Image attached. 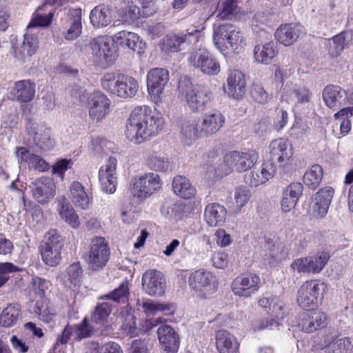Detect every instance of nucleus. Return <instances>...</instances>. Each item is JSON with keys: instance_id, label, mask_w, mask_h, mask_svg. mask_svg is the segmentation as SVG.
I'll list each match as a JSON object with an SVG mask.
<instances>
[{"instance_id": "nucleus-1", "label": "nucleus", "mask_w": 353, "mask_h": 353, "mask_svg": "<svg viewBox=\"0 0 353 353\" xmlns=\"http://www.w3.org/2000/svg\"><path fill=\"white\" fill-rule=\"evenodd\" d=\"M163 124V117L149 107H136L126 122V137L135 144L142 143L161 131Z\"/></svg>"}, {"instance_id": "nucleus-2", "label": "nucleus", "mask_w": 353, "mask_h": 353, "mask_svg": "<svg viewBox=\"0 0 353 353\" xmlns=\"http://www.w3.org/2000/svg\"><path fill=\"white\" fill-rule=\"evenodd\" d=\"M213 41L225 57L241 53L246 46L245 39L239 28L227 23L214 29Z\"/></svg>"}, {"instance_id": "nucleus-3", "label": "nucleus", "mask_w": 353, "mask_h": 353, "mask_svg": "<svg viewBox=\"0 0 353 353\" xmlns=\"http://www.w3.org/2000/svg\"><path fill=\"white\" fill-rule=\"evenodd\" d=\"M178 91L192 112H201L211 105L212 94L210 89L203 85L193 84L187 76L180 78Z\"/></svg>"}, {"instance_id": "nucleus-4", "label": "nucleus", "mask_w": 353, "mask_h": 353, "mask_svg": "<svg viewBox=\"0 0 353 353\" xmlns=\"http://www.w3.org/2000/svg\"><path fill=\"white\" fill-rule=\"evenodd\" d=\"M259 159V154L254 150L243 152L232 151L226 154L222 163L218 167L219 174L228 175L233 171L245 172L253 167Z\"/></svg>"}, {"instance_id": "nucleus-5", "label": "nucleus", "mask_w": 353, "mask_h": 353, "mask_svg": "<svg viewBox=\"0 0 353 353\" xmlns=\"http://www.w3.org/2000/svg\"><path fill=\"white\" fill-rule=\"evenodd\" d=\"M110 250L108 243L104 237L95 236L90 243L89 249L83 253V257L91 270L102 269L109 261Z\"/></svg>"}, {"instance_id": "nucleus-6", "label": "nucleus", "mask_w": 353, "mask_h": 353, "mask_svg": "<svg viewBox=\"0 0 353 353\" xmlns=\"http://www.w3.org/2000/svg\"><path fill=\"white\" fill-rule=\"evenodd\" d=\"M112 39L107 36L97 37L90 43V48L94 62L103 68L110 66L115 60V48Z\"/></svg>"}, {"instance_id": "nucleus-7", "label": "nucleus", "mask_w": 353, "mask_h": 353, "mask_svg": "<svg viewBox=\"0 0 353 353\" xmlns=\"http://www.w3.org/2000/svg\"><path fill=\"white\" fill-rule=\"evenodd\" d=\"M326 285L318 281H308L299 288L296 301L303 309H314L317 307L323 298Z\"/></svg>"}, {"instance_id": "nucleus-8", "label": "nucleus", "mask_w": 353, "mask_h": 353, "mask_svg": "<svg viewBox=\"0 0 353 353\" xmlns=\"http://www.w3.org/2000/svg\"><path fill=\"white\" fill-rule=\"evenodd\" d=\"M26 130L32 143L40 150H50L54 146V141L50 137V131L42 123L28 118L26 120Z\"/></svg>"}, {"instance_id": "nucleus-9", "label": "nucleus", "mask_w": 353, "mask_h": 353, "mask_svg": "<svg viewBox=\"0 0 353 353\" xmlns=\"http://www.w3.org/2000/svg\"><path fill=\"white\" fill-rule=\"evenodd\" d=\"M188 61L205 74L215 76L220 72L219 61L205 48H199L192 52Z\"/></svg>"}, {"instance_id": "nucleus-10", "label": "nucleus", "mask_w": 353, "mask_h": 353, "mask_svg": "<svg viewBox=\"0 0 353 353\" xmlns=\"http://www.w3.org/2000/svg\"><path fill=\"white\" fill-rule=\"evenodd\" d=\"M261 285L259 275L246 272L236 276L232 283V290L236 296L249 298L256 294Z\"/></svg>"}, {"instance_id": "nucleus-11", "label": "nucleus", "mask_w": 353, "mask_h": 353, "mask_svg": "<svg viewBox=\"0 0 353 353\" xmlns=\"http://www.w3.org/2000/svg\"><path fill=\"white\" fill-rule=\"evenodd\" d=\"M169 81V72L164 68H153L147 74V87L152 100L155 103L162 101L163 91Z\"/></svg>"}, {"instance_id": "nucleus-12", "label": "nucleus", "mask_w": 353, "mask_h": 353, "mask_svg": "<svg viewBox=\"0 0 353 353\" xmlns=\"http://www.w3.org/2000/svg\"><path fill=\"white\" fill-rule=\"evenodd\" d=\"M63 246L61 237L55 231L50 232L48 239L41 246V254L43 262L51 267L57 265L61 259Z\"/></svg>"}, {"instance_id": "nucleus-13", "label": "nucleus", "mask_w": 353, "mask_h": 353, "mask_svg": "<svg viewBox=\"0 0 353 353\" xmlns=\"http://www.w3.org/2000/svg\"><path fill=\"white\" fill-rule=\"evenodd\" d=\"M188 282L191 288L204 297L212 294L217 289L216 277L211 272L203 270L192 272Z\"/></svg>"}, {"instance_id": "nucleus-14", "label": "nucleus", "mask_w": 353, "mask_h": 353, "mask_svg": "<svg viewBox=\"0 0 353 353\" xmlns=\"http://www.w3.org/2000/svg\"><path fill=\"white\" fill-rule=\"evenodd\" d=\"M161 187L159 176L155 173H149L134 179L132 193L134 196L145 199L150 196Z\"/></svg>"}, {"instance_id": "nucleus-15", "label": "nucleus", "mask_w": 353, "mask_h": 353, "mask_svg": "<svg viewBox=\"0 0 353 353\" xmlns=\"http://www.w3.org/2000/svg\"><path fill=\"white\" fill-rule=\"evenodd\" d=\"M268 148L271 161L283 168L289 163L293 155V148L288 139L280 138L273 140Z\"/></svg>"}, {"instance_id": "nucleus-16", "label": "nucleus", "mask_w": 353, "mask_h": 353, "mask_svg": "<svg viewBox=\"0 0 353 353\" xmlns=\"http://www.w3.org/2000/svg\"><path fill=\"white\" fill-rule=\"evenodd\" d=\"M32 195L39 203L48 204L56 194V185L50 178L39 179L30 185Z\"/></svg>"}, {"instance_id": "nucleus-17", "label": "nucleus", "mask_w": 353, "mask_h": 353, "mask_svg": "<svg viewBox=\"0 0 353 353\" xmlns=\"http://www.w3.org/2000/svg\"><path fill=\"white\" fill-rule=\"evenodd\" d=\"M62 35L68 41L76 39L81 34V9H70L62 19Z\"/></svg>"}, {"instance_id": "nucleus-18", "label": "nucleus", "mask_w": 353, "mask_h": 353, "mask_svg": "<svg viewBox=\"0 0 353 353\" xmlns=\"http://www.w3.org/2000/svg\"><path fill=\"white\" fill-rule=\"evenodd\" d=\"M110 105V99L102 92L91 94L88 102L89 117L97 122L102 121L109 113Z\"/></svg>"}, {"instance_id": "nucleus-19", "label": "nucleus", "mask_w": 353, "mask_h": 353, "mask_svg": "<svg viewBox=\"0 0 353 353\" xmlns=\"http://www.w3.org/2000/svg\"><path fill=\"white\" fill-rule=\"evenodd\" d=\"M142 285L150 296H161L165 289V281L162 272L157 270H148L142 276Z\"/></svg>"}, {"instance_id": "nucleus-20", "label": "nucleus", "mask_w": 353, "mask_h": 353, "mask_svg": "<svg viewBox=\"0 0 353 353\" xmlns=\"http://www.w3.org/2000/svg\"><path fill=\"white\" fill-rule=\"evenodd\" d=\"M196 37L192 32L170 33L167 34L162 41V50L176 52L189 46Z\"/></svg>"}, {"instance_id": "nucleus-21", "label": "nucleus", "mask_w": 353, "mask_h": 353, "mask_svg": "<svg viewBox=\"0 0 353 353\" xmlns=\"http://www.w3.org/2000/svg\"><path fill=\"white\" fill-rule=\"evenodd\" d=\"M225 117L217 110H212L202 115L199 120L200 132L204 138L209 137L218 132L225 123Z\"/></svg>"}, {"instance_id": "nucleus-22", "label": "nucleus", "mask_w": 353, "mask_h": 353, "mask_svg": "<svg viewBox=\"0 0 353 353\" xmlns=\"http://www.w3.org/2000/svg\"><path fill=\"white\" fill-rule=\"evenodd\" d=\"M117 161L114 157H110L106 164L99 172V179L103 192L112 194L116 190L117 177L116 175Z\"/></svg>"}, {"instance_id": "nucleus-23", "label": "nucleus", "mask_w": 353, "mask_h": 353, "mask_svg": "<svg viewBox=\"0 0 353 353\" xmlns=\"http://www.w3.org/2000/svg\"><path fill=\"white\" fill-rule=\"evenodd\" d=\"M305 34L304 28L300 24L285 23L281 25L275 32L278 41L285 46H289L296 42Z\"/></svg>"}, {"instance_id": "nucleus-24", "label": "nucleus", "mask_w": 353, "mask_h": 353, "mask_svg": "<svg viewBox=\"0 0 353 353\" xmlns=\"http://www.w3.org/2000/svg\"><path fill=\"white\" fill-rule=\"evenodd\" d=\"M327 324L326 314L322 312L312 310L303 313L299 322L301 330L306 333H312L320 330Z\"/></svg>"}, {"instance_id": "nucleus-25", "label": "nucleus", "mask_w": 353, "mask_h": 353, "mask_svg": "<svg viewBox=\"0 0 353 353\" xmlns=\"http://www.w3.org/2000/svg\"><path fill=\"white\" fill-rule=\"evenodd\" d=\"M157 335L166 353H177L180 338L174 328L168 325H161L157 330Z\"/></svg>"}, {"instance_id": "nucleus-26", "label": "nucleus", "mask_w": 353, "mask_h": 353, "mask_svg": "<svg viewBox=\"0 0 353 353\" xmlns=\"http://www.w3.org/2000/svg\"><path fill=\"white\" fill-rule=\"evenodd\" d=\"M114 17L115 12L110 4H99L95 6L90 13V23L95 28L108 26Z\"/></svg>"}, {"instance_id": "nucleus-27", "label": "nucleus", "mask_w": 353, "mask_h": 353, "mask_svg": "<svg viewBox=\"0 0 353 353\" xmlns=\"http://www.w3.org/2000/svg\"><path fill=\"white\" fill-rule=\"evenodd\" d=\"M74 329V340L81 341L83 339L92 336H108L111 332V327L105 326L101 330L94 323L86 317L79 324L73 325Z\"/></svg>"}, {"instance_id": "nucleus-28", "label": "nucleus", "mask_w": 353, "mask_h": 353, "mask_svg": "<svg viewBox=\"0 0 353 353\" xmlns=\"http://www.w3.org/2000/svg\"><path fill=\"white\" fill-rule=\"evenodd\" d=\"M323 99L325 105L333 110H339L345 104L346 92L336 85H328L323 90Z\"/></svg>"}, {"instance_id": "nucleus-29", "label": "nucleus", "mask_w": 353, "mask_h": 353, "mask_svg": "<svg viewBox=\"0 0 353 353\" xmlns=\"http://www.w3.org/2000/svg\"><path fill=\"white\" fill-rule=\"evenodd\" d=\"M283 95L295 103H306L310 101L312 92L301 83L287 81L283 86Z\"/></svg>"}, {"instance_id": "nucleus-30", "label": "nucleus", "mask_w": 353, "mask_h": 353, "mask_svg": "<svg viewBox=\"0 0 353 353\" xmlns=\"http://www.w3.org/2000/svg\"><path fill=\"white\" fill-rule=\"evenodd\" d=\"M303 190V185L298 182L292 183L283 190L281 206L283 212H290L295 208Z\"/></svg>"}, {"instance_id": "nucleus-31", "label": "nucleus", "mask_w": 353, "mask_h": 353, "mask_svg": "<svg viewBox=\"0 0 353 353\" xmlns=\"http://www.w3.org/2000/svg\"><path fill=\"white\" fill-rule=\"evenodd\" d=\"M16 156L20 165L27 164L28 168L39 172L49 169V164L40 156L30 153L25 147L16 148Z\"/></svg>"}, {"instance_id": "nucleus-32", "label": "nucleus", "mask_w": 353, "mask_h": 353, "mask_svg": "<svg viewBox=\"0 0 353 353\" xmlns=\"http://www.w3.org/2000/svg\"><path fill=\"white\" fill-rule=\"evenodd\" d=\"M334 193V190L331 186H325L316 192L312 205V210L315 216L320 218L325 216L332 202Z\"/></svg>"}, {"instance_id": "nucleus-33", "label": "nucleus", "mask_w": 353, "mask_h": 353, "mask_svg": "<svg viewBox=\"0 0 353 353\" xmlns=\"http://www.w3.org/2000/svg\"><path fill=\"white\" fill-rule=\"evenodd\" d=\"M261 307L267 310V312L278 320L283 319L287 313V307L282 300L276 296L268 295L259 301Z\"/></svg>"}, {"instance_id": "nucleus-34", "label": "nucleus", "mask_w": 353, "mask_h": 353, "mask_svg": "<svg viewBox=\"0 0 353 353\" xmlns=\"http://www.w3.org/2000/svg\"><path fill=\"white\" fill-rule=\"evenodd\" d=\"M228 94L234 99H240L245 93V75L238 70L230 71L227 79Z\"/></svg>"}, {"instance_id": "nucleus-35", "label": "nucleus", "mask_w": 353, "mask_h": 353, "mask_svg": "<svg viewBox=\"0 0 353 353\" xmlns=\"http://www.w3.org/2000/svg\"><path fill=\"white\" fill-rule=\"evenodd\" d=\"M32 30L28 31L27 28V32L24 34L23 43L20 47L14 50V56L18 59L25 61L27 58L32 56L38 49V37L36 33L32 32Z\"/></svg>"}, {"instance_id": "nucleus-36", "label": "nucleus", "mask_w": 353, "mask_h": 353, "mask_svg": "<svg viewBox=\"0 0 353 353\" xmlns=\"http://www.w3.org/2000/svg\"><path fill=\"white\" fill-rule=\"evenodd\" d=\"M227 217L225 208L219 203H212L206 205L204 219L210 227H219L223 225Z\"/></svg>"}, {"instance_id": "nucleus-37", "label": "nucleus", "mask_w": 353, "mask_h": 353, "mask_svg": "<svg viewBox=\"0 0 353 353\" xmlns=\"http://www.w3.org/2000/svg\"><path fill=\"white\" fill-rule=\"evenodd\" d=\"M36 85L30 80H21L14 83L11 92L14 98L21 103H28L34 98Z\"/></svg>"}, {"instance_id": "nucleus-38", "label": "nucleus", "mask_w": 353, "mask_h": 353, "mask_svg": "<svg viewBox=\"0 0 353 353\" xmlns=\"http://www.w3.org/2000/svg\"><path fill=\"white\" fill-rule=\"evenodd\" d=\"M216 347L219 353H236L239 343L234 335L225 330L216 332Z\"/></svg>"}, {"instance_id": "nucleus-39", "label": "nucleus", "mask_w": 353, "mask_h": 353, "mask_svg": "<svg viewBox=\"0 0 353 353\" xmlns=\"http://www.w3.org/2000/svg\"><path fill=\"white\" fill-rule=\"evenodd\" d=\"M147 165L150 169L161 172L172 170V164L167 155L158 150V145H153L152 153L147 159Z\"/></svg>"}, {"instance_id": "nucleus-40", "label": "nucleus", "mask_w": 353, "mask_h": 353, "mask_svg": "<svg viewBox=\"0 0 353 353\" xmlns=\"http://www.w3.org/2000/svg\"><path fill=\"white\" fill-rule=\"evenodd\" d=\"M57 210L61 219L71 227L77 228L79 226V216L65 197L63 196L58 200Z\"/></svg>"}, {"instance_id": "nucleus-41", "label": "nucleus", "mask_w": 353, "mask_h": 353, "mask_svg": "<svg viewBox=\"0 0 353 353\" xmlns=\"http://www.w3.org/2000/svg\"><path fill=\"white\" fill-rule=\"evenodd\" d=\"M172 189L175 194L184 199H190L196 194V189L190 180L183 176L178 175L172 180Z\"/></svg>"}, {"instance_id": "nucleus-42", "label": "nucleus", "mask_w": 353, "mask_h": 353, "mask_svg": "<svg viewBox=\"0 0 353 353\" xmlns=\"http://www.w3.org/2000/svg\"><path fill=\"white\" fill-rule=\"evenodd\" d=\"M276 54V48L273 42L256 45L254 49V59L262 64H270Z\"/></svg>"}, {"instance_id": "nucleus-43", "label": "nucleus", "mask_w": 353, "mask_h": 353, "mask_svg": "<svg viewBox=\"0 0 353 353\" xmlns=\"http://www.w3.org/2000/svg\"><path fill=\"white\" fill-rule=\"evenodd\" d=\"M70 198L76 207L87 209L90 199L83 185L79 181H73L70 186Z\"/></svg>"}, {"instance_id": "nucleus-44", "label": "nucleus", "mask_w": 353, "mask_h": 353, "mask_svg": "<svg viewBox=\"0 0 353 353\" xmlns=\"http://www.w3.org/2000/svg\"><path fill=\"white\" fill-rule=\"evenodd\" d=\"M114 41L120 45L125 46L133 51L137 50L139 53L142 49V41L138 34L134 32L125 30L120 31L114 34Z\"/></svg>"}, {"instance_id": "nucleus-45", "label": "nucleus", "mask_w": 353, "mask_h": 353, "mask_svg": "<svg viewBox=\"0 0 353 353\" xmlns=\"http://www.w3.org/2000/svg\"><path fill=\"white\" fill-rule=\"evenodd\" d=\"M181 133L182 139L188 144L192 143L198 139L204 138L203 133L200 132L201 126L199 121H188L181 125Z\"/></svg>"}, {"instance_id": "nucleus-46", "label": "nucleus", "mask_w": 353, "mask_h": 353, "mask_svg": "<svg viewBox=\"0 0 353 353\" xmlns=\"http://www.w3.org/2000/svg\"><path fill=\"white\" fill-rule=\"evenodd\" d=\"M138 88L139 83L135 79L121 74L119 97L123 99L131 98L137 94Z\"/></svg>"}, {"instance_id": "nucleus-47", "label": "nucleus", "mask_w": 353, "mask_h": 353, "mask_svg": "<svg viewBox=\"0 0 353 353\" xmlns=\"http://www.w3.org/2000/svg\"><path fill=\"white\" fill-rule=\"evenodd\" d=\"M46 7V5L39 6L33 17L28 26V31L37 28L38 27L48 26L53 19L54 11L50 10L48 14H43L41 11Z\"/></svg>"}, {"instance_id": "nucleus-48", "label": "nucleus", "mask_w": 353, "mask_h": 353, "mask_svg": "<svg viewBox=\"0 0 353 353\" xmlns=\"http://www.w3.org/2000/svg\"><path fill=\"white\" fill-rule=\"evenodd\" d=\"M121 76V74L116 72H107L104 74L101 79V87L109 94L119 97Z\"/></svg>"}, {"instance_id": "nucleus-49", "label": "nucleus", "mask_w": 353, "mask_h": 353, "mask_svg": "<svg viewBox=\"0 0 353 353\" xmlns=\"http://www.w3.org/2000/svg\"><path fill=\"white\" fill-rule=\"evenodd\" d=\"M112 312V305L108 302L98 303L91 316V321L101 330L104 329L105 322Z\"/></svg>"}, {"instance_id": "nucleus-50", "label": "nucleus", "mask_w": 353, "mask_h": 353, "mask_svg": "<svg viewBox=\"0 0 353 353\" xmlns=\"http://www.w3.org/2000/svg\"><path fill=\"white\" fill-rule=\"evenodd\" d=\"M323 175V170L322 167L318 164H314L305 172L303 181L309 188L314 190L321 183Z\"/></svg>"}, {"instance_id": "nucleus-51", "label": "nucleus", "mask_w": 353, "mask_h": 353, "mask_svg": "<svg viewBox=\"0 0 353 353\" xmlns=\"http://www.w3.org/2000/svg\"><path fill=\"white\" fill-rule=\"evenodd\" d=\"M20 316V308L18 305L10 304L2 311L0 315V325L5 327L14 325Z\"/></svg>"}, {"instance_id": "nucleus-52", "label": "nucleus", "mask_w": 353, "mask_h": 353, "mask_svg": "<svg viewBox=\"0 0 353 353\" xmlns=\"http://www.w3.org/2000/svg\"><path fill=\"white\" fill-rule=\"evenodd\" d=\"M83 270L81 268L80 263H74L70 265L66 272L61 275L63 283L67 288L76 286L79 284Z\"/></svg>"}, {"instance_id": "nucleus-53", "label": "nucleus", "mask_w": 353, "mask_h": 353, "mask_svg": "<svg viewBox=\"0 0 353 353\" xmlns=\"http://www.w3.org/2000/svg\"><path fill=\"white\" fill-rule=\"evenodd\" d=\"M218 10L219 16L222 19H232L239 12L237 0H221Z\"/></svg>"}, {"instance_id": "nucleus-54", "label": "nucleus", "mask_w": 353, "mask_h": 353, "mask_svg": "<svg viewBox=\"0 0 353 353\" xmlns=\"http://www.w3.org/2000/svg\"><path fill=\"white\" fill-rule=\"evenodd\" d=\"M129 288L128 282L122 283L111 292L101 296L100 299H109L117 303H125L128 300Z\"/></svg>"}, {"instance_id": "nucleus-55", "label": "nucleus", "mask_w": 353, "mask_h": 353, "mask_svg": "<svg viewBox=\"0 0 353 353\" xmlns=\"http://www.w3.org/2000/svg\"><path fill=\"white\" fill-rule=\"evenodd\" d=\"M312 273L320 272L327 263L330 255L326 252H318L316 254L307 256Z\"/></svg>"}, {"instance_id": "nucleus-56", "label": "nucleus", "mask_w": 353, "mask_h": 353, "mask_svg": "<svg viewBox=\"0 0 353 353\" xmlns=\"http://www.w3.org/2000/svg\"><path fill=\"white\" fill-rule=\"evenodd\" d=\"M250 97L259 104H266L272 99V94H269L261 83L254 82L250 88Z\"/></svg>"}, {"instance_id": "nucleus-57", "label": "nucleus", "mask_w": 353, "mask_h": 353, "mask_svg": "<svg viewBox=\"0 0 353 353\" xmlns=\"http://www.w3.org/2000/svg\"><path fill=\"white\" fill-rule=\"evenodd\" d=\"M121 318L123 319L122 324L121 325V330L123 333L126 336L132 337L137 334L138 330L136 326V318L130 312H125L123 315V312L120 313Z\"/></svg>"}, {"instance_id": "nucleus-58", "label": "nucleus", "mask_w": 353, "mask_h": 353, "mask_svg": "<svg viewBox=\"0 0 353 353\" xmlns=\"http://www.w3.org/2000/svg\"><path fill=\"white\" fill-rule=\"evenodd\" d=\"M319 339L316 341L317 345L324 348L331 345L338 337V332L331 327H326L320 330L318 332Z\"/></svg>"}, {"instance_id": "nucleus-59", "label": "nucleus", "mask_w": 353, "mask_h": 353, "mask_svg": "<svg viewBox=\"0 0 353 353\" xmlns=\"http://www.w3.org/2000/svg\"><path fill=\"white\" fill-rule=\"evenodd\" d=\"M309 130L310 128L305 122L300 119H296L289 131V134L291 139H303L307 137Z\"/></svg>"}, {"instance_id": "nucleus-60", "label": "nucleus", "mask_w": 353, "mask_h": 353, "mask_svg": "<svg viewBox=\"0 0 353 353\" xmlns=\"http://www.w3.org/2000/svg\"><path fill=\"white\" fill-rule=\"evenodd\" d=\"M328 44L330 46V52L332 54L338 55L345 48L347 45V32H341L334 36L332 39L328 40Z\"/></svg>"}, {"instance_id": "nucleus-61", "label": "nucleus", "mask_w": 353, "mask_h": 353, "mask_svg": "<svg viewBox=\"0 0 353 353\" xmlns=\"http://www.w3.org/2000/svg\"><path fill=\"white\" fill-rule=\"evenodd\" d=\"M142 307L144 312L148 314H155L159 312H170L172 309V305L168 303H155L151 301H143Z\"/></svg>"}, {"instance_id": "nucleus-62", "label": "nucleus", "mask_w": 353, "mask_h": 353, "mask_svg": "<svg viewBox=\"0 0 353 353\" xmlns=\"http://www.w3.org/2000/svg\"><path fill=\"white\" fill-rule=\"evenodd\" d=\"M218 157V150L214 148L210 150L206 154L207 163L209 164V165L207 168L208 172L214 170V176H225V174H219L218 170V167L222 163L223 159L221 160L220 159H219V160L216 161Z\"/></svg>"}, {"instance_id": "nucleus-63", "label": "nucleus", "mask_w": 353, "mask_h": 353, "mask_svg": "<svg viewBox=\"0 0 353 353\" xmlns=\"http://www.w3.org/2000/svg\"><path fill=\"white\" fill-rule=\"evenodd\" d=\"M251 192L246 186H239L235 189L234 200L236 205L243 208L250 201L251 198Z\"/></svg>"}, {"instance_id": "nucleus-64", "label": "nucleus", "mask_w": 353, "mask_h": 353, "mask_svg": "<svg viewBox=\"0 0 353 353\" xmlns=\"http://www.w3.org/2000/svg\"><path fill=\"white\" fill-rule=\"evenodd\" d=\"M34 312L38 314L39 319L45 323L51 322L55 314L54 311L52 307H50L47 305H44L43 303L39 304V302H37L36 303Z\"/></svg>"}]
</instances>
